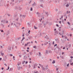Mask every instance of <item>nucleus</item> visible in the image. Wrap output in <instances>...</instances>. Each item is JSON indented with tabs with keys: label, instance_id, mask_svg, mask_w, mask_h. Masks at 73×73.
<instances>
[{
	"label": "nucleus",
	"instance_id": "1",
	"mask_svg": "<svg viewBox=\"0 0 73 73\" xmlns=\"http://www.w3.org/2000/svg\"><path fill=\"white\" fill-rule=\"evenodd\" d=\"M23 59H24V60H27V56H24Z\"/></svg>",
	"mask_w": 73,
	"mask_h": 73
},
{
	"label": "nucleus",
	"instance_id": "2",
	"mask_svg": "<svg viewBox=\"0 0 73 73\" xmlns=\"http://www.w3.org/2000/svg\"><path fill=\"white\" fill-rule=\"evenodd\" d=\"M8 49L9 50H11V46H9L8 48Z\"/></svg>",
	"mask_w": 73,
	"mask_h": 73
},
{
	"label": "nucleus",
	"instance_id": "3",
	"mask_svg": "<svg viewBox=\"0 0 73 73\" xmlns=\"http://www.w3.org/2000/svg\"><path fill=\"white\" fill-rule=\"evenodd\" d=\"M1 21V23H3V24H5V21H4V20H2Z\"/></svg>",
	"mask_w": 73,
	"mask_h": 73
},
{
	"label": "nucleus",
	"instance_id": "4",
	"mask_svg": "<svg viewBox=\"0 0 73 73\" xmlns=\"http://www.w3.org/2000/svg\"><path fill=\"white\" fill-rule=\"evenodd\" d=\"M36 5H37V4H36V3L35 2H34V3L32 5V6Z\"/></svg>",
	"mask_w": 73,
	"mask_h": 73
},
{
	"label": "nucleus",
	"instance_id": "5",
	"mask_svg": "<svg viewBox=\"0 0 73 73\" xmlns=\"http://www.w3.org/2000/svg\"><path fill=\"white\" fill-rule=\"evenodd\" d=\"M29 39V40H31V39H32V36H29L28 37Z\"/></svg>",
	"mask_w": 73,
	"mask_h": 73
},
{
	"label": "nucleus",
	"instance_id": "6",
	"mask_svg": "<svg viewBox=\"0 0 73 73\" xmlns=\"http://www.w3.org/2000/svg\"><path fill=\"white\" fill-rule=\"evenodd\" d=\"M68 48H70L71 47V44H69L68 45Z\"/></svg>",
	"mask_w": 73,
	"mask_h": 73
},
{
	"label": "nucleus",
	"instance_id": "7",
	"mask_svg": "<svg viewBox=\"0 0 73 73\" xmlns=\"http://www.w3.org/2000/svg\"><path fill=\"white\" fill-rule=\"evenodd\" d=\"M37 15H38V16L39 17L40 16V13H38V12H37L36 13Z\"/></svg>",
	"mask_w": 73,
	"mask_h": 73
},
{
	"label": "nucleus",
	"instance_id": "8",
	"mask_svg": "<svg viewBox=\"0 0 73 73\" xmlns=\"http://www.w3.org/2000/svg\"><path fill=\"white\" fill-rule=\"evenodd\" d=\"M45 38H46L47 39H48L49 38V37H48V35H46V36L45 37Z\"/></svg>",
	"mask_w": 73,
	"mask_h": 73
},
{
	"label": "nucleus",
	"instance_id": "9",
	"mask_svg": "<svg viewBox=\"0 0 73 73\" xmlns=\"http://www.w3.org/2000/svg\"><path fill=\"white\" fill-rule=\"evenodd\" d=\"M1 26H2L3 28H4V25H3V23H1Z\"/></svg>",
	"mask_w": 73,
	"mask_h": 73
},
{
	"label": "nucleus",
	"instance_id": "10",
	"mask_svg": "<svg viewBox=\"0 0 73 73\" xmlns=\"http://www.w3.org/2000/svg\"><path fill=\"white\" fill-rule=\"evenodd\" d=\"M60 58H62V59H63L64 58V57L63 56L60 55Z\"/></svg>",
	"mask_w": 73,
	"mask_h": 73
},
{
	"label": "nucleus",
	"instance_id": "11",
	"mask_svg": "<svg viewBox=\"0 0 73 73\" xmlns=\"http://www.w3.org/2000/svg\"><path fill=\"white\" fill-rule=\"evenodd\" d=\"M42 69L43 70H44L45 69V68L44 67H43V66H42Z\"/></svg>",
	"mask_w": 73,
	"mask_h": 73
},
{
	"label": "nucleus",
	"instance_id": "12",
	"mask_svg": "<svg viewBox=\"0 0 73 73\" xmlns=\"http://www.w3.org/2000/svg\"><path fill=\"white\" fill-rule=\"evenodd\" d=\"M55 33H56V34H58V32L57 31H55Z\"/></svg>",
	"mask_w": 73,
	"mask_h": 73
},
{
	"label": "nucleus",
	"instance_id": "13",
	"mask_svg": "<svg viewBox=\"0 0 73 73\" xmlns=\"http://www.w3.org/2000/svg\"><path fill=\"white\" fill-rule=\"evenodd\" d=\"M48 44V42H46V43H44V45H47V44Z\"/></svg>",
	"mask_w": 73,
	"mask_h": 73
},
{
	"label": "nucleus",
	"instance_id": "14",
	"mask_svg": "<svg viewBox=\"0 0 73 73\" xmlns=\"http://www.w3.org/2000/svg\"><path fill=\"white\" fill-rule=\"evenodd\" d=\"M25 35L27 36V37H28V36H29V34H28V33H26L25 34Z\"/></svg>",
	"mask_w": 73,
	"mask_h": 73
},
{
	"label": "nucleus",
	"instance_id": "15",
	"mask_svg": "<svg viewBox=\"0 0 73 73\" xmlns=\"http://www.w3.org/2000/svg\"><path fill=\"white\" fill-rule=\"evenodd\" d=\"M27 54V53L25 52L24 53H23L22 55L23 56H24L25 54Z\"/></svg>",
	"mask_w": 73,
	"mask_h": 73
},
{
	"label": "nucleus",
	"instance_id": "16",
	"mask_svg": "<svg viewBox=\"0 0 73 73\" xmlns=\"http://www.w3.org/2000/svg\"><path fill=\"white\" fill-rule=\"evenodd\" d=\"M19 17H17V19H16L15 20L16 21H18L19 20Z\"/></svg>",
	"mask_w": 73,
	"mask_h": 73
},
{
	"label": "nucleus",
	"instance_id": "17",
	"mask_svg": "<svg viewBox=\"0 0 73 73\" xmlns=\"http://www.w3.org/2000/svg\"><path fill=\"white\" fill-rule=\"evenodd\" d=\"M29 53L30 55H32V54H33V53H32V52H29Z\"/></svg>",
	"mask_w": 73,
	"mask_h": 73
},
{
	"label": "nucleus",
	"instance_id": "18",
	"mask_svg": "<svg viewBox=\"0 0 73 73\" xmlns=\"http://www.w3.org/2000/svg\"><path fill=\"white\" fill-rule=\"evenodd\" d=\"M34 65H35V66H37V65H38V64L37 63H35L34 64Z\"/></svg>",
	"mask_w": 73,
	"mask_h": 73
},
{
	"label": "nucleus",
	"instance_id": "19",
	"mask_svg": "<svg viewBox=\"0 0 73 73\" xmlns=\"http://www.w3.org/2000/svg\"><path fill=\"white\" fill-rule=\"evenodd\" d=\"M40 7H42V8H43V5L42 4H41L40 5Z\"/></svg>",
	"mask_w": 73,
	"mask_h": 73
},
{
	"label": "nucleus",
	"instance_id": "20",
	"mask_svg": "<svg viewBox=\"0 0 73 73\" xmlns=\"http://www.w3.org/2000/svg\"><path fill=\"white\" fill-rule=\"evenodd\" d=\"M49 46L48 47V48H50V46L51 45V44H50V43H49Z\"/></svg>",
	"mask_w": 73,
	"mask_h": 73
},
{
	"label": "nucleus",
	"instance_id": "21",
	"mask_svg": "<svg viewBox=\"0 0 73 73\" xmlns=\"http://www.w3.org/2000/svg\"><path fill=\"white\" fill-rule=\"evenodd\" d=\"M56 62H55V61L54 60H53V61L52 62V64H54Z\"/></svg>",
	"mask_w": 73,
	"mask_h": 73
},
{
	"label": "nucleus",
	"instance_id": "22",
	"mask_svg": "<svg viewBox=\"0 0 73 73\" xmlns=\"http://www.w3.org/2000/svg\"><path fill=\"white\" fill-rule=\"evenodd\" d=\"M10 71L11 72H12V68H10Z\"/></svg>",
	"mask_w": 73,
	"mask_h": 73
},
{
	"label": "nucleus",
	"instance_id": "23",
	"mask_svg": "<svg viewBox=\"0 0 73 73\" xmlns=\"http://www.w3.org/2000/svg\"><path fill=\"white\" fill-rule=\"evenodd\" d=\"M45 69H46V70H47L48 69V66H47L46 67V68H45Z\"/></svg>",
	"mask_w": 73,
	"mask_h": 73
},
{
	"label": "nucleus",
	"instance_id": "24",
	"mask_svg": "<svg viewBox=\"0 0 73 73\" xmlns=\"http://www.w3.org/2000/svg\"><path fill=\"white\" fill-rule=\"evenodd\" d=\"M9 66H8V69H6V70H9Z\"/></svg>",
	"mask_w": 73,
	"mask_h": 73
},
{
	"label": "nucleus",
	"instance_id": "25",
	"mask_svg": "<svg viewBox=\"0 0 73 73\" xmlns=\"http://www.w3.org/2000/svg\"><path fill=\"white\" fill-rule=\"evenodd\" d=\"M25 62V61L24 60V61L23 62L22 64H24Z\"/></svg>",
	"mask_w": 73,
	"mask_h": 73
},
{
	"label": "nucleus",
	"instance_id": "26",
	"mask_svg": "<svg viewBox=\"0 0 73 73\" xmlns=\"http://www.w3.org/2000/svg\"><path fill=\"white\" fill-rule=\"evenodd\" d=\"M24 39H25V37H23V38H22V39L21 40V41H23V40H24Z\"/></svg>",
	"mask_w": 73,
	"mask_h": 73
},
{
	"label": "nucleus",
	"instance_id": "27",
	"mask_svg": "<svg viewBox=\"0 0 73 73\" xmlns=\"http://www.w3.org/2000/svg\"><path fill=\"white\" fill-rule=\"evenodd\" d=\"M33 69H36V66L35 65H34Z\"/></svg>",
	"mask_w": 73,
	"mask_h": 73
},
{
	"label": "nucleus",
	"instance_id": "28",
	"mask_svg": "<svg viewBox=\"0 0 73 73\" xmlns=\"http://www.w3.org/2000/svg\"><path fill=\"white\" fill-rule=\"evenodd\" d=\"M1 54L2 56H3V55H4V53L1 52Z\"/></svg>",
	"mask_w": 73,
	"mask_h": 73
},
{
	"label": "nucleus",
	"instance_id": "29",
	"mask_svg": "<svg viewBox=\"0 0 73 73\" xmlns=\"http://www.w3.org/2000/svg\"><path fill=\"white\" fill-rule=\"evenodd\" d=\"M62 23L63 24H65V23H64V20L62 21Z\"/></svg>",
	"mask_w": 73,
	"mask_h": 73
},
{
	"label": "nucleus",
	"instance_id": "30",
	"mask_svg": "<svg viewBox=\"0 0 73 73\" xmlns=\"http://www.w3.org/2000/svg\"><path fill=\"white\" fill-rule=\"evenodd\" d=\"M18 70H20V66L18 67Z\"/></svg>",
	"mask_w": 73,
	"mask_h": 73
},
{
	"label": "nucleus",
	"instance_id": "31",
	"mask_svg": "<svg viewBox=\"0 0 73 73\" xmlns=\"http://www.w3.org/2000/svg\"><path fill=\"white\" fill-rule=\"evenodd\" d=\"M46 15L47 16H48V12L46 13Z\"/></svg>",
	"mask_w": 73,
	"mask_h": 73
},
{
	"label": "nucleus",
	"instance_id": "32",
	"mask_svg": "<svg viewBox=\"0 0 73 73\" xmlns=\"http://www.w3.org/2000/svg\"><path fill=\"white\" fill-rule=\"evenodd\" d=\"M66 6V7H69V4H67Z\"/></svg>",
	"mask_w": 73,
	"mask_h": 73
},
{
	"label": "nucleus",
	"instance_id": "33",
	"mask_svg": "<svg viewBox=\"0 0 73 73\" xmlns=\"http://www.w3.org/2000/svg\"><path fill=\"white\" fill-rule=\"evenodd\" d=\"M55 40L56 41H58V38L55 39Z\"/></svg>",
	"mask_w": 73,
	"mask_h": 73
},
{
	"label": "nucleus",
	"instance_id": "34",
	"mask_svg": "<svg viewBox=\"0 0 73 73\" xmlns=\"http://www.w3.org/2000/svg\"><path fill=\"white\" fill-rule=\"evenodd\" d=\"M30 32H31V31L29 30L28 31V33L30 34Z\"/></svg>",
	"mask_w": 73,
	"mask_h": 73
},
{
	"label": "nucleus",
	"instance_id": "35",
	"mask_svg": "<svg viewBox=\"0 0 73 73\" xmlns=\"http://www.w3.org/2000/svg\"><path fill=\"white\" fill-rule=\"evenodd\" d=\"M32 10H33L32 7H31L30 11H32Z\"/></svg>",
	"mask_w": 73,
	"mask_h": 73
},
{
	"label": "nucleus",
	"instance_id": "36",
	"mask_svg": "<svg viewBox=\"0 0 73 73\" xmlns=\"http://www.w3.org/2000/svg\"><path fill=\"white\" fill-rule=\"evenodd\" d=\"M33 48H36V46H34Z\"/></svg>",
	"mask_w": 73,
	"mask_h": 73
},
{
	"label": "nucleus",
	"instance_id": "37",
	"mask_svg": "<svg viewBox=\"0 0 73 73\" xmlns=\"http://www.w3.org/2000/svg\"><path fill=\"white\" fill-rule=\"evenodd\" d=\"M1 32L3 33V32H4V31H3V30H2L1 31Z\"/></svg>",
	"mask_w": 73,
	"mask_h": 73
},
{
	"label": "nucleus",
	"instance_id": "38",
	"mask_svg": "<svg viewBox=\"0 0 73 73\" xmlns=\"http://www.w3.org/2000/svg\"><path fill=\"white\" fill-rule=\"evenodd\" d=\"M14 25H15V27H17V25H16V24L14 23Z\"/></svg>",
	"mask_w": 73,
	"mask_h": 73
},
{
	"label": "nucleus",
	"instance_id": "39",
	"mask_svg": "<svg viewBox=\"0 0 73 73\" xmlns=\"http://www.w3.org/2000/svg\"><path fill=\"white\" fill-rule=\"evenodd\" d=\"M22 55H19V56L20 57H21V56H22Z\"/></svg>",
	"mask_w": 73,
	"mask_h": 73
},
{
	"label": "nucleus",
	"instance_id": "40",
	"mask_svg": "<svg viewBox=\"0 0 73 73\" xmlns=\"http://www.w3.org/2000/svg\"><path fill=\"white\" fill-rule=\"evenodd\" d=\"M67 24H69V25H70V23H69V22H67Z\"/></svg>",
	"mask_w": 73,
	"mask_h": 73
},
{
	"label": "nucleus",
	"instance_id": "41",
	"mask_svg": "<svg viewBox=\"0 0 73 73\" xmlns=\"http://www.w3.org/2000/svg\"><path fill=\"white\" fill-rule=\"evenodd\" d=\"M34 28L35 29H37V27H36L35 26Z\"/></svg>",
	"mask_w": 73,
	"mask_h": 73
},
{
	"label": "nucleus",
	"instance_id": "42",
	"mask_svg": "<svg viewBox=\"0 0 73 73\" xmlns=\"http://www.w3.org/2000/svg\"><path fill=\"white\" fill-rule=\"evenodd\" d=\"M56 26L57 27H59V25H58V24H56Z\"/></svg>",
	"mask_w": 73,
	"mask_h": 73
},
{
	"label": "nucleus",
	"instance_id": "43",
	"mask_svg": "<svg viewBox=\"0 0 73 73\" xmlns=\"http://www.w3.org/2000/svg\"><path fill=\"white\" fill-rule=\"evenodd\" d=\"M27 45H28V44H25V46H27Z\"/></svg>",
	"mask_w": 73,
	"mask_h": 73
},
{
	"label": "nucleus",
	"instance_id": "44",
	"mask_svg": "<svg viewBox=\"0 0 73 73\" xmlns=\"http://www.w3.org/2000/svg\"><path fill=\"white\" fill-rule=\"evenodd\" d=\"M29 68H31V65L29 64Z\"/></svg>",
	"mask_w": 73,
	"mask_h": 73
},
{
	"label": "nucleus",
	"instance_id": "45",
	"mask_svg": "<svg viewBox=\"0 0 73 73\" xmlns=\"http://www.w3.org/2000/svg\"><path fill=\"white\" fill-rule=\"evenodd\" d=\"M10 55L11 56H13V54H10Z\"/></svg>",
	"mask_w": 73,
	"mask_h": 73
},
{
	"label": "nucleus",
	"instance_id": "46",
	"mask_svg": "<svg viewBox=\"0 0 73 73\" xmlns=\"http://www.w3.org/2000/svg\"><path fill=\"white\" fill-rule=\"evenodd\" d=\"M54 41H53L52 43V45H54Z\"/></svg>",
	"mask_w": 73,
	"mask_h": 73
},
{
	"label": "nucleus",
	"instance_id": "47",
	"mask_svg": "<svg viewBox=\"0 0 73 73\" xmlns=\"http://www.w3.org/2000/svg\"><path fill=\"white\" fill-rule=\"evenodd\" d=\"M22 16H23V17H25L26 16H25V15H22Z\"/></svg>",
	"mask_w": 73,
	"mask_h": 73
},
{
	"label": "nucleus",
	"instance_id": "48",
	"mask_svg": "<svg viewBox=\"0 0 73 73\" xmlns=\"http://www.w3.org/2000/svg\"><path fill=\"white\" fill-rule=\"evenodd\" d=\"M57 44H56L54 45V46H57Z\"/></svg>",
	"mask_w": 73,
	"mask_h": 73
},
{
	"label": "nucleus",
	"instance_id": "49",
	"mask_svg": "<svg viewBox=\"0 0 73 73\" xmlns=\"http://www.w3.org/2000/svg\"><path fill=\"white\" fill-rule=\"evenodd\" d=\"M20 69H22V67H20Z\"/></svg>",
	"mask_w": 73,
	"mask_h": 73
},
{
	"label": "nucleus",
	"instance_id": "50",
	"mask_svg": "<svg viewBox=\"0 0 73 73\" xmlns=\"http://www.w3.org/2000/svg\"><path fill=\"white\" fill-rule=\"evenodd\" d=\"M72 36V34H70V36L71 37Z\"/></svg>",
	"mask_w": 73,
	"mask_h": 73
},
{
	"label": "nucleus",
	"instance_id": "51",
	"mask_svg": "<svg viewBox=\"0 0 73 73\" xmlns=\"http://www.w3.org/2000/svg\"><path fill=\"white\" fill-rule=\"evenodd\" d=\"M70 58H73V56H71L70 57Z\"/></svg>",
	"mask_w": 73,
	"mask_h": 73
},
{
	"label": "nucleus",
	"instance_id": "52",
	"mask_svg": "<svg viewBox=\"0 0 73 73\" xmlns=\"http://www.w3.org/2000/svg\"><path fill=\"white\" fill-rule=\"evenodd\" d=\"M40 1L42 2V1H43V0H40Z\"/></svg>",
	"mask_w": 73,
	"mask_h": 73
},
{
	"label": "nucleus",
	"instance_id": "53",
	"mask_svg": "<svg viewBox=\"0 0 73 73\" xmlns=\"http://www.w3.org/2000/svg\"><path fill=\"white\" fill-rule=\"evenodd\" d=\"M5 22L6 23H8V21H5Z\"/></svg>",
	"mask_w": 73,
	"mask_h": 73
},
{
	"label": "nucleus",
	"instance_id": "54",
	"mask_svg": "<svg viewBox=\"0 0 73 73\" xmlns=\"http://www.w3.org/2000/svg\"><path fill=\"white\" fill-rule=\"evenodd\" d=\"M25 28H24V27H22L21 29H25Z\"/></svg>",
	"mask_w": 73,
	"mask_h": 73
},
{
	"label": "nucleus",
	"instance_id": "55",
	"mask_svg": "<svg viewBox=\"0 0 73 73\" xmlns=\"http://www.w3.org/2000/svg\"><path fill=\"white\" fill-rule=\"evenodd\" d=\"M26 51L27 52H29V50H26Z\"/></svg>",
	"mask_w": 73,
	"mask_h": 73
},
{
	"label": "nucleus",
	"instance_id": "56",
	"mask_svg": "<svg viewBox=\"0 0 73 73\" xmlns=\"http://www.w3.org/2000/svg\"><path fill=\"white\" fill-rule=\"evenodd\" d=\"M21 16H22V15H21V14L20 16V17L21 18Z\"/></svg>",
	"mask_w": 73,
	"mask_h": 73
},
{
	"label": "nucleus",
	"instance_id": "57",
	"mask_svg": "<svg viewBox=\"0 0 73 73\" xmlns=\"http://www.w3.org/2000/svg\"><path fill=\"white\" fill-rule=\"evenodd\" d=\"M11 1L12 2H14V0H12Z\"/></svg>",
	"mask_w": 73,
	"mask_h": 73
},
{
	"label": "nucleus",
	"instance_id": "58",
	"mask_svg": "<svg viewBox=\"0 0 73 73\" xmlns=\"http://www.w3.org/2000/svg\"><path fill=\"white\" fill-rule=\"evenodd\" d=\"M73 62H72V63H70V65H73Z\"/></svg>",
	"mask_w": 73,
	"mask_h": 73
},
{
	"label": "nucleus",
	"instance_id": "59",
	"mask_svg": "<svg viewBox=\"0 0 73 73\" xmlns=\"http://www.w3.org/2000/svg\"><path fill=\"white\" fill-rule=\"evenodd\" d=\"M28 63V61H26L25 62V64H27Z\"/></svg>",
	"mask_w": 73,
	"mask_h": 73
},
{
	"label": "nucleus",
	"instance_id": "60",
	"mask_svg": "<svg viewBox=\"0 0 73 73\" xmlns=\"http://www.w3.org/2000/svg\"><path fill=\"white\" fill-rule=\"evenodd\" d=\"M17 65L18 66H19V65H20V64L19 63H18L17 64Z\"/></svg>",
	"mask_w": 73,
	"mask_h": 73
},
{
	"label": "nucleus",
	"instance_id": "61",
	"mask_svg": "<svg viewBox=\"0 0 73 73\" xmlns=\"http://www.w3.org/2000/svg\"><path fill=\"white\" fill-rule=\"evenodd\" d=\"M59 23L60 24H61V21H60L59 22Z\"/></svg>",
	"mask_w": 73,
	"mask_h": 73
},
{
	"label": "nucleus",
	"instance_id": "62",
	"mask_svg": "<svg viewBox=\"0 0 73 73\" xmlns=\"http://www.w3.org/2000/svg\"><path fill=\"white\" fill-rule=\"evenodd\" d=\"M28 57H29V55H28Z\"/></svg>",
	"mask_w": 73,
	"mask_h": 73
},
{
	"label": "nucleus",
	"instance_id": "63",
	"mask_svg": "<svg viewBox=\"0 0 73 73\" xmlns=\"http://www.w3.org/2000/svg\"><path fill=\"white\" fill-rule=\"evenodd\" d=\"M22 36H23V37H24V34H23Z\"/></svg>",
	"mask_w": 73,
	"mask_h": 73
},
{
	"label": "nucleus",
	"instance_id": "64",
	"mask_svg": "<svg viewBox=\"0 0 73 73\" xmlns=\"http://www.w3.org/2000/svg\"><path fill=\"white\" fill-rule=\"evenodd\" d=\"M64 52H62V54H64Z\"/></svg>",
	"mask_w": 73,
	"mask_h": 73
}]
</instances>
